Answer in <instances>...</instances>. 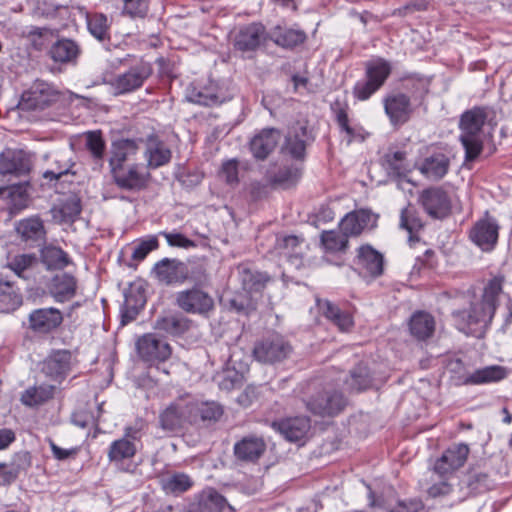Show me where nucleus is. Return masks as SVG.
Segmentation results:
<instances>
[{"label": "nucleus", "instance_id": "51", "mask_svg": "<svg viewBox=\"0 0 512 512\" xmlns=\"http://www.w3.org/2000/svg\"><path fill=\"white\" fill-rule=\"evenodd\" d=\"M399 226L409 233V241H414V233L418 232L422 228V222L417 216L414 208L408 206L402 209Z\"/></svg>", "mask_w": 512, "mask_h": 512}, {"label": "nucleus", "instance_id": "32", "mask_svg": "<svg viewBox=\"0 0 512 512\" xmlns=\"http://www.w3.org/2000/svg\"><path fill=\"white\" fill-rule=\"evenodd\" d=\"M82 210L80 199L75 196H69L59 205L52 207L51 214L55 221L59 223H72L80 215Z\"/></svg>", "mask_w": 512, "mask_h": 512}, {"label": "nucleus", "instance_id": "62", "mask_svg": "<svg viewBox=\"0 0 512 512\" xmlns=\"http://www.w3.org/2000/svg\"><path fill=\"white\" fill-rule=\"evenodd\" d=\"M147 424L142 419H137L132 425L125 427L123 438L133 441L135 444L145 434Z\"/></svg>", "mask_w": 512, "mask_h": 512}, {"label": "nucleus", "instance_id": "14", "mask_svg": "<svg viewBox=\"0 0 512 512\" xmlns=\"http://www.w3.org/2000/svg\"><path fill=\"white\" fill-rule=\"evenodd\" d=\"M137 350L140 357L147 362L165 361L171 355L170 345L152 333L145 334L138 339Z\"/></svg>", "mask_w": 512, "mask_h": 512}, {"label": "nucleus", "instance_id": "3", "mask_svg": "<svg viewBox=\"0 0 512 512\" xmlns=\"http://www.w3.org/2000/svg\"><path fill=\"white\" fill-rule=\"evenodd\" d=\"M195 408L189 403V396L172 402L159 415L160 427L167 432L179 431L186 424H195Z\"/></svg>", "mask_w": 512, "mask_h": 512}, {"label": "nucleus", "instance_id": "45", "mask_svg": "<svg viewBox=\"0 0 512 512\" xmlns=\"http://www.w3.org/2000/svg\"><path fill=\"white\" fill-rule=\"evenodd\" d=\"M391 73V66L389 62L384 59H377L367 63L366 77L377 87H381Z\"/></svg>", "mask_w": 512, "mask_h": 512}, {"label": "nucleus", "instance_id": "58", "mask_svg": "<svg viewBox=\"0 0 512 512\" xmlns=\"http://www.w3.org/2000/svg\"><path fill=\"white\" fill-rule=\"evenodd\" d=\"M447 369L451 373V377L456 385L466 386L464 383H462V378L471 375V372L467 370L464 362L461 359L455 358L449 360Z\"/></svg>", "mask_w": 512, "mask_h": 512}, {"label": "nucleus", "instance_id": "46", "mask_svg": "<svg viewBox=\"0 0 512 512\" xmlns=\"http://www.w3.org/2000/svg\"><path fill=\"white\" fill-rule=\"evenodd\" d=\"M193 482L184 473H175L161 479V487L166 493H182L191 488Z\"/></svg>", "mask_w": 512, "mask_h": 512}, {"label": "nucleus", "instance_id": "5", "mask_svg": "<svg viewBox=\"0 0 512 512\" xmlns=\"http://www.w3.org/2000/svg\"><path fill=\"white\" fill-rule=\"evenodd\" d=\"M152 72L151 64L141 61L129 70L115 76L109 81V85L114 95L128 94L142 87Z\"/></svg>", "mask_w": 512, "mask_h": 512}, {"label": "nucleus", "instance_id": "28", "mask_svg": "<svg viewBox=\"0 0 512 512\" xmlns=\"http://www.w3.org/2000/svg\"><path fill=\"white\" fill-rule=\"evenodd\" d=\"M508 376V369L499 366L491 365L471 372V375L462 378V383L466 386L485 385L499 382Z\"/></svg>", "mask_w": 512, "mask_h": 512}, {"label": "nucleus", "instance_id": "56", "mask_svg": "<svg viewBox=\"0 0 512 512\" xmlns=\"http://www.w3.org/2000/svg\"><path fill=\"white\" fill-rule=\"evenodd\" d=\"M149 11V0H123V14L130 18H144Z\"/></svg>", "mask_w": 512, "mask_h": 512}, {"label": "nucleus", "instance_id": "33", "mask_svg": "<svg viewBox=\"0 0 512 512\" xmlns=\"http://www.w3.org/2000/svg\"><path fill=\"white\" fill-rule=\"evenodd\" d=\"M449 166L448 157L439 153L426 158L420 167V171L427 178L438 181L447 174Z\"/></svg>", "mask_w": 512, "mask_h": 512}, {"label": "nucleus", "instance_id": "43", "mask_svg": "<svg viewBox=\"0 0 512 512\" xmlns=\"http://www.w3.org/2000/svg\"><path fill=\"white\" fill-rule=\"evenodd\" d=\"M383 161L384 166L391 175L404 177L410 172L404 151L388 152L384 155Z\"/></svg>", "mask_w": 512, "mask_h": 512}, {"label": "nucleus", "instance_id": "1", "mask_svg": "<svg viewBox=\"0 0 512 512\" xmlns=\"http://www.w3.org/2000/svg\"><path fill=\"white\" fill-rule=\"evenodd\" d=\"M502 282L500 277L491 279L479 298L469 293L462 294L469 308L452 311L454 324L459 331L477 337L484 334L496 311L498 297L502 292Z\"/></svg>", "mask_w": 512, "mask_h": 512}, {"label": "nucleus", "instance_id": "24", "mask_svg": "<svg viewBox=\"0 0 512 512\" xmlns=\"http://www.w3.org/2000/svg\"><path fill=\"white\" fill-rule=\"evenodd\" d=\"M273 427L291 442L303 439L310 429V420L307 417L286 418L279 422H274Z\"/></svg>", "mask_w": 512, "mask_h": 512}, {"label": "nucleus", "instance_id": "26", "mask_svg": "<svg viewBox=\"0 0 512 512\" xmlns=\"http://www.w3.org/2000/svg\"><path fill=\"white\" fill-rule=\"evenodd\" d=\"M141 142V140L136 139H119L114 141L109 160L111 170L123 167L124 162L132 159L138 153Z\"/></svg>", "mask_w": 512, "mask_h": 512}, {"label": "nucleus", "instance_id": "6", "mask_svg": "<svg viewBox=\"0 0 512 512\" xmlns=\"http://www.w3.org/2000/svg\"><path fill=\"white\" fill-rule=\"evenodd\" d=\"M59 92L49 83L37 80L25 91L19 101L21 110H44L58 101Z\"/></svg>", "mask_w": 512, "mask_h": 512}, {"label": "nucleus", "instance_id": "16", "mask_svg": "<svg viewBox=\"0 0 512 512\" xmlns=\"http://www.w3.org/2000/svg\"><path fill=\"white\" fill-rule=\"evenodd\" d=\"M63 321L62 312L53 307L39 308L29 314V328L35 333L46 334L56 329Z\"/></svg>", "mask_w": 512, "mask_h": 512}, {"label": "nucleus", "instance_id": "17", "mask_svg": "<svg viewBox=\"0 0 512 512\" xmlns=\"http://www.w3.org/2000/svg\"><path fill=\"white\" fill-rule=\"evenodd\" d=\"M384 109L391 124L394 126L406 123L413 111L410 98L403 93L387 96L384 99Z\"/></svg>", "mask_w": 512, "mask_h": 512}, {"label": "nucleus", "instance_id": "11", "mask_svg": "<svg viewBox=\"0 0 512 512\" xmlns=\"http://www.w3.org/2000/svg\"><path fill=\"white\" fill-rule=\"evenodd\" d=\"M469 455L466 444H454L443 452L434 464V472L441 477H447L462 467Z\"/></svg>", "mask_w": 512, "mask_h": 512}, {"label": "nucleus", "instance_id": "63", "mask_svg": "<svg viewBox=\"0 0 512 512\" xmlns=\"http://www.w3.org/2000/svg\"><path fill=\"white\" fill-rule=\"evenodd\" d=\"M160 234L165 237L167 243L172 247L190 248L195 246L194 241L181 233L161 232Z\"/></svg>", "mask_w": 512, "mask_h": 512}, {"label": "nucleus", "instance_id": "36", "mask_svg": "<svg viewBox=\"0 0 512 512\" xmlns=\"http://www.w3.org/2000/svg\"><path fill=\"white\" fill-rule=\"evenodd\" d=\"M41 261L48 270L64 269L71 262L65 251L53 245H47L41 249Z\"/></svg>", "mask_w": 512, "mask_h": 512}, {"label": "nucleus", "instance_id": "10", "mask_svg": "<svg viewBox=\"0 0 512 512\" xmlns=\"http://www.w3.org/2000/svg\"><path fill=\"white\" fill-rule=\"evenodd\" d=\"M265 40V27L261 23H250L236 32L233 40L235 50L242 54H252Z\"/></svg>", "mask_w": 512, "mask_h": 512}, {"label": "nucleus", "instance_id": "30", "mask_svg": "<svg viewBox=\"0 0 512 512\" xmlns=\"http://www.w3.org/2000/svg\"><path fill=\"white\" fill-rule=\"evenodd\" d=\"M265 449L266 444L262 438L248 436L235 444L234 453L238 459L255 461L264 453Z\"/></svg>", "mask_w": 512, "mask_h": 512}, {"label": "nucleus", "instance_id": "12", "mask_svg": "<svg viewBox=\"0 0 512 512\" xmlns=\"http://www.w3.org/2000/svg\"><path fill=\"white\" fill-rule=\"evenodd\" d=\"M32 167L31 155L21 149H7L0 155V175L21 176Z\"/></svg>", "mask_w": 512, "mask_h": 512}, {"label": "nucleus", "instance_id": "53", "mask_svg": "<svg viewBox=\"0 0 512 512\" xmlns=\"http://www.w3.org/2000/svg\"><path fill=\"white\" fill-rule=\"evenodd\" d=\"M87 25L90 33L96 39L102 41L107 37L109 24L104 14L96 13L88 16Z\"/></svg>", "mask_w": 512, "mask_h": 512}, {"label": "nucleus", "instance_id": "29", "mask_svg": "<svg viewBox=\"0 0 512 512\" xmlns=\"http://www.w3.org/2000/svg\"><path fill=\"white\" fill-rule=\"evenodd\" d=\"M50 58L61 64L75 63L79 54V45L71 39H60L53 43L49 49Z\"/></svg>", "mask_w": 512, "mask_h": 512}, {"label": "nucleus", "instance_id": "7", "mask_svg": "<svg viewBox=\"0 0 512 512\" xmlns=\"http://www.w3.org/2000/svg\"><path fill=\"white\" fill-rule=\"evenodd\" d=\"M346 400L341 392L325 387L306 401L307 409L318 416H335L345 407Z\"/></svg>", "mask_w": 512, "mask_h": 512}, {"label": "nucleus", "instance_id": "40", "mask_svg": "<svg viewBox=\"0 0 512 512\" xmlns=\"http://www.w3.org/2000/svg\"><path fill=\"white\" fill-rule=\"evenodd\" d=\"M191 321L184 316L170 315L157 320L156 328L167 334L178 336L185 333Z\"/></svg>", "mask_w": 512, "mask_h": 512}, {"label": "nucleus", "instance_id": "21", "mask_svg": "<svg viewBox=\"0 0 512 512\" xmlns=\"http://www.w3.org/2000/svg\"><path fill=\"white\" fill-rule=\"evenodd\" d=\"M420 201L426 212L434 218H442L450 211V200L441 188H429L422 192Z\"/></svg>", "mask_w": 512, "mask_h": 512}, {"label": "nucleus", "instance_id": "18", "mask_svg": "<svg viewBox=\"0 0 512 512\" xmlns=\"http://www.w3.org/2000/svg\"><path fill=\"white\" fill-rule=\"evenodd\" d=\"M115 183L125 190H140L146 186L149 173L139 165H131L128 169L120 167L111 170Z\"/></svg>", "mask_w": 512, "mask_h": 512}, {"label": "nucleus", "instance_id": "60", "mask_svg": "<svg viewBox=\"0 0 512 512\" xmlns=\"http://www.w3.org/2000/svg\"><path fill=\"white\" fill-rule=\"evenodd\" d=\"M220 176L229 185H236L238 179V161L236 159H230L223 162L220 170Z\"/></svg>", "mask_w": 512, "mask_h": 512}, {"label": "nucleus", "instance_id": "50", "mask_svg": "<svg viewBox=\"0 0 512 512\" xmlns=\"http://www.w3.org/2000/svg\"><path fill=\"white\" fill-rule=\"evenodd\" d=\"M371 383L372 378L370 372L364 365L355 367L350 373V378L346 381L348 387L357 392L368 389Z\"/></svg>", "mask_w": 512, "mask_h": 512}, {"label": "nucleus", "instance_id": "34", "mask_svg": "<svg viewBox=\"0 0 512 512\" xmlns=\"http://www.w3.org/2000/svg\"><path fill=\"white\" fill-rule=\"evenodd\" d=\"M411 334L419 340L431 337L435 330L434 318L426 312H417L410 319Z\"/></svg>", "mask_w": 512, "mask_h": 512}, {"label": "nucleus", "instance_id": "55", "mask_svg": "<svg viewBox=\"0 0 512 512\" xmlns=\"http://www.w3.org/2000/svg\"><path fill=\"white\" fill-rule=\"evenodd\" d=\"M304 32L294 29H286L275 34V43L279 46L292 48L304 42Z\"/></svg>", "mask_w": 512, "mask_h": 512}, {"label": "nucleus", "instance_id": "23", "mask_svg": "<svg viewBox=\"0 0 512 512\" xmlns=\"http://www.w3.org/2000/svg\"><path fill=\"white\" fill-rule=\"evenodd\" d=\"M280 140V132L274 128H265L250 141V150L256 159H265Z\"/></svg>", "mask_w": 512, "mask_h": 512}, {"label": "nucleus", "instance_id": "31", "mask_svg": "<svg viewBox=\"0 0 512 512\" xmlns=\"http://www.w3.org/2000/svg\"><path fill=\"white\" fill-rule=\"evenodd\" d=\"M21 37L26 39L36 51L46 49L55 38V33L47 27L26 26L21 30Z\"/></svg>", "mask_w": 512, "mask_h": 512}, {"label": "nucleus", "instance_id": "54", "mask_svg": "<svg viewBox=\"0 0 512 512\" xmlns=\"http://www.w3.org/2000/svg\"><path fill=\"white\" fill-rule=\"evenodd\" d=\"M301 242L302 240L297 236H284L277 239L276 249L288 259H297L299 254L297 249Z\"/></svg>", "mask_w": 512, "mask_h": 512}, {"label": "nucleus", "instance_id": "20", "mask_svg": "<svg viewBox=\"0 0 512 512\" xmlns=\"http://www.w3.org/2000/svg\"><path fill=\"white\" fill-rule=\"evenodd\" d=\"M144 157L148 169H157L171 161L172 151L158 136L150 135L146 139Z\"/></svg>", "mask_w": 512, "mask_h": 512}, {"label": "nucleus", "instance_id": "27", "mask_svg": "<svg viewBox=\"0 0 512 512\" xmlns=\"http://www.w3.org/2000/svg\"><path fill=\"white\" fill-rule=\"evenodd\" d=\"M49 292L57 302H66L71 300L77 289L76 278L68 273L55 275L49 284Z\"/></svg>", "mask_w": 512, "mask_h": 512}, {"label": "nucleus", "instance_id": "38", "mask_svg": "<svg viewBox=\"0 0 512 512\" xmlns=\"http://www.w3.org/2000/svg\"><path fill=\"white\" fill-rule=\"evenodd\" d=\"M189 403L195 408V424L199 421L216 422L223 414L222 407L215 402L199 403L189 396Z\"/></svg>", "mask_w": 512, "mask_h": 512}, {"label": "nucleus", "instance_id": "8", "mask_svg": "<svg viewBox=\"0 0 512 512\" xmlns=\"http://www.w3.org/2000/svg\"><path fill=\"white\" fill-rule=\"evenodd\" d=\"M175 303L184 312L200 316H207L214 308L212 296L199 287L177 292Z\"/></svg>", "mask_w": 512, "mask_h": 512}, {"label": "nucleus", "instance_id": "41", "mask_svg": "<svg viewBox=\"0 0 512 512\" xmlns=\"http://www.w3.org/2000/svg\"><path fill=\"white\" fill-rule=\"evenodd\" d=\"M136 444L128 438H120L110 444L108 458L111 462H121L136 454Z\"/></svg>", "mask_w": 512, "mask_h": 512}, {"label": "nucleus", "instance_id": "47", "mask_svg": "<svg viewBox=\"0 0 512 512\" xmlns=\"http://www.w3.org/2000/svg\"><path fill=\"white\" fill-rule=\"evenodd\" d=\"M37 265V258L32 254H22L15 256L9 263L8 267L19 277L28 279L31 271Z\"/></svg>", "mask_w": 512, "mask_h": 512}, {"label": "nucleus", "instance_id": "4", "mask_svg": "<svg viewBox=\"0 0 512 512\" xmlns=\"http://www.w3.org/2000/svg\"><path fill=\"white\" fill-rule=\"evenodd\" d=\"M499 230L498 220L485 211L484 215L471 226L468 238L481 251L490 252L498 243Z\"/></svg>", "mask_w": 512, "mask_h": 512}, {"label": "nucleus", "instance_id": "61", "mask_svg": "<svg viewBox=\"0 0 512 512\" xmlns=\"http://www.w3.org/2000/svg\"><path fill=\"white\" fill-rule=\"evenodd\" d=\"M379 87L376 84H373L371 81L366 79L365 81H359L356 83L353 89L354 96L361 100L365 101L373 95Z\"/></svg>", "mask_w": 512, "mask_h": 512}, {"label": "nucleus", "instance_id": "49", "mask_svg": "<svg viewBox=\"0 0 512 512\" xmlns=\"http://www.w3.org/2000/svg\"><path fill=\"white\" fill-rule=\"evenodd\" d=\"M22 302L18 294L9 282L0 281V311L9 312L16 309Z\"/></svg>", "mask_w": 512, "mask_h": 512}, {"label": "nucleus", "instance_id": "39", "mask_svg": "<svg viewBox=\"0 0 512 512\" xmlns=\"http://www.w3.org/2000/svg\"><path fill=\"white\" fill-rule=\"evenodd\" d=\"M54 394V386L39 385L26 389L21 395V402L25 406L34 407L51 399Z\"/></svg>", "mask_w": 512, "mask_h": 512}, {"label": "nucleus", "instance_id": "59", "mask_svg": "<svg viewBox=\"0 0 512 512\" xmlns=\"http://www.w3.org/2000/svg\"><path fill=\"white\" fill-rule=\"evenodd\" d=\"M158 245L157 237L151 236L134 247L132 258L137 261H142L151 251L157 249Z\"/></svg>", "mask_w": 512, "mask_h": 512}, {"label": "nucleus", "instance_id": "48", "mask_svg": "<svg viewBox=\"0 0 512 512\" xmlns=\"http://www.w3.org/2000/svg\"><path fill=\"white\" fill-rule=\"evenodd\" d=\"M348 235L340 231H323L321 234V243L326 251H343L348 245Z\"/></svg>", "mask_w": 512, "mask_h": 512}, {"label": "nucleus", "instance_id": "2", "mask_svg": "<svg viewBox=\"0 0 512 512\" xmlns=\"http://www.w3.org/2000/svg\"><path fill=\"white\" fill-rule=\"evenodd\" d=\"M488 114V108L474 107L464 112L460 118V142L465 150V162L474 161L483 150L481 130Z\"/></svg>", "mask_w": 512, "mask_h": 512}, {"label": "nucleus", "instance_id": "15", "mask_svg": "<svg viewBox=\"0 0 512 512\" xmlns=\"http://www.w3.org/2000/svg\"><path fill=\"white\" fill-rule=\"evenodd\" d=\"M377 215L368 209L349 212L340 222V229L348 236H358L366 229L376 226Z\"/></svg>", "mask_w": 512, "mask_h": 512}, {"label": "nucleus", "instance_id": "19", "mask_svg": "<svg viewBox=\"0 0 512 512\" xmlns=\"http://www.w3.org/2000/svg\"><path fill=\"white\" fill-rule=\"evenodd\" d=\"M71 353L67 350L52 352L42 363V372L55 381L63 380L71 369Z\"/></svg>", "mask_w": 512, "mask_h": 512}, {"label": "nucleus", "instance_id": "57", "mask_svg": "<svg viewBox=\"0 0 512 512\" xmlns=\"http://www.w3.org/2000/svg\"><path fill=\"white\" fill-rule=\"evenodd\" d=\"M86 148L96 160H102L105 152V142L98 132H88L86 135Z\"/></svg>", "mask_w": 512, "mask_h": 512}, {"label": "nucleus", "instance_id": "22", "mask_svg": "<svg viewBox=\"0 0 512 512\" xmlns=\"http://www.w3.org/2000/svg\"><path fill=\"white\" fill-rule=\"evenodd\" d=\"M355 263L365 275L378 277L383 273V255L370 245L358 248Z\"/></svg>", "mask_w": 512, "mask_h": 512}, {"label": "nucleus", "instance_id": "44", "mask_svg": "<svg viewBox=\"0 0 512 512\" xmlns=\"http://www.w3.org/2000/svg\"><path fill=\"white\" fill-rule=\"evenodd\" d=\"M243 289L249 293L260 292L270 281V277L263 272L242 268L240 271Z\"/></svg>", "mask_w": 512, "mask_h": 512}, {"label": "nucleus", "instance_id": "25", "mask_svg": "<svg viewBox=\"0 0 512 512\" xmlns=\"http://www.w3.org/2000/svg\"><path fill=\"white\" fill-rule=\"evenodd\" d=\"M186 99L191 103L202 106H216L226 100L218 86L213 83L202 88L189 86L186 91Z\"/></svg>", "mask_w": 512, "mask_h": 512}, {"label": "nucleus", "instance_id": "13", "mask_svg": "<svg viewBox=\"0 0 512 512\" xmlns=\"http://www.w3.org/2000/svg\"><path fill=\"white\" fill-rule=\"evenodd\" d=\"M290 352L291 346L280 336L256 344L253 350L255 359L262 363L282 361Z\"/></svg>", "mask_w": 512, "mask_h": 512}, {"label": "nucleus", "instance_id": "52", "mask_svg": "<svg viewBox=\"0 0 512 512\" xmlns=\"http://www.w3.org/2000/svg\"><path fill=\"white\" fill-rule=\"evenodd\" d=\"M201 512H234V508L216 491L209 493L200 504Z\"/></svg>", "mask_w": 512, "mask_h": 512}, {"label": "nucleus", "instance_id": "42", "mask_svg": "<svg viewBox=\"0 0 512 512\" xmlns=\"http://www.w3.org/2000/svg\"><path fill=\"white\" fill-rule=\"evenodd\" d=\"M319 305L325 317L332 321L341 331H347L353 325L351 315L341 311L333 303L324 301Z\"/></svg>", "mask_w": 512, "mask_h": 512}, {"label": "nucleus", "instance_id": "37", "mask_svg": "<svg viewBox=\"0 0 512 512\" xmlns=\"http://www.w3.org/2000/svg\"><path fill=\"white\" fill-rule=\"evenodd\" d=\"M16 230L25 241H39L45 236V229L39 217H30L18 222Z\"/></svg>", "mask_w": 512, "mask_h": 512}, {"label": "nucleus", "instance_id": "9", "mask_svg": "<svg viewBox=\"0 0 512 512\" xmlns=\"http://www.w3.org/2000/svg\"><path fill=\"white\" fill-rule=\"evenodd\" d=\"M152 276L163 285L183 284L190 278L186 263L176 258H163L156 262L151 270Z\"/></svg>", "mask_w": 512, "mask_h": 512}, {"label": "nucleus", "instance_id": "64", "mask_svg": "<svg viewBox=\"0 0 512 512\" xmlns=\"http://www.w3.org/2000/svg\"><path fill=\"white\" fill-rule=\"evenodd\" d=\"M469 485L475 490L489 489L492 485L486 473L474 472L469 476Z\"/></svg>", "mask_w": 512, "mask_h": 512}, {"label": "nucleus", "instance_id": "35", "mask_svg": "<svg viewBox=\"0 0 512 512\" xmlns=\"http://www.w3.org/2000/svg\"><path fill=\"white\" fill-rule=\"evenodd\" d=\"M306 134L307 129L302 125H297L289 131L285 141V150L293 158L301 159L304 157Z\"/></svg>", "mask_w": 512, "mask_h": 512}]
</instances>
